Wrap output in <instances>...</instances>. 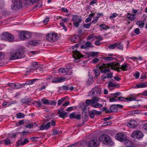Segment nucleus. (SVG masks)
I'll use <instances>...</instances> for the list:
<instances>
[{
  "instance_id": "obj_61",
  "label": "nucleus",
  "mask_w": 147,
  "mask_h": 147,
  "mask_svg": "<svg viewBox=\"0 0 147 147\" xmlns=\"http://www.w3.org/2000/svg\"><path fill=\"white\" fill-rule=\"evenodd\" d=\"M4 57V54L3 52H0V60L3 58Z\"/></svg>"
},
{
  "instance_id": "obj_64",
  "label": "nucleus",
  "mask_w": 147,
  "mask_h": 147,
  "mask_svg": "<svg viewBox=\"0 0 147 147\" xmlns=\"http://www.w3.org/2000/svg\"><path fill=\"white\" fill-rule=\"evenodd\" d=\"M135 32L136 34H139L140 33V30L138 28H136L135 30Z\"/></svg>"
},
{
  "instance_id": "obj_23",
  "label": "nucleus",
  "mask_w": 147,
  "mask_h": 147,
  "mask_svg": "<svg viewBox=\"0 0 147 147\" xmlns=\"http://www.w3.org/2000/svg\"><path fill=\"white\" fill-rule=\"evenodd\" d=\"M58 113L59 115V117L62 118L65 117L66 115V113L63 111V109L61 110H58Z\"/></svg>"
},
{
  "instance_id": "obj_30",
  "label": "nucleus",
  "mask_w": 147,
  "mask_h": 147,
  "mask_svg": "<svg viewBox=\"0 0 147 147\" xmlns=\"http://www.w3.org/2000/svg\"><path fill=\"white\" fill-rule=\"evenodd\" d=\"M115 46L119 50H123V45L121 43H115Z\"/></svg>"
},
{
  "instance_id": "obj_33",
  "label": "nucleus",
  "mask_w": 147,
  "mask_h": 147,
  "mask_svg": "<svg viewBox=\"0 0 147 147\" xmlns=\"http://www.w3.org/2000/svg\"><path fill=\"white\" fill-rule=\"evenodd\" d=\"M82 21V19H80L79 21L74 22L73 23V24L77 28L79 26L80 23Z\"/></svg>"
},
{
  "instance_id": "obj_38",
  "label": "nucleus",
  "mask_w": 147,
  "mask_h": 147,
  "mask_svg": "<svg viewBox=\"0 0 147 147\" xmlns=\"http://www.w3.org/2000/svg\"><path fill=\"white\" fill-rule=\"evenodd\" d=\"M14 89L20 88L22 87V84H19L18 83L16 84L14 83Z\"/></svg>"
},
{
  "instance_id": "obj_43",
  "label": "nucleus",
  "mask_w": 147,
  "mask_h": 147,
  "mask_svg": "<svg viewBox=\"0 0 147 147\" xmlns=\"http://www.w3.org/2000/svg\"><path fill=\"white\" fill-rule=\"evenodd\" d=\"M91 25V23L85 24L83 25V26L87 29L90 28Z\"/></svg>"
},
{
  "instance_id": "obj_32",
  "label": "nucleus",
  "mask_w": 147,
  "mask_h": 147,
  "mask_svg": "<svg viewBox=\"0 0 147 147\" xmlns=\"http://www.w3.org/2000/svg\"><path fill=\"white\" fill-rule=\"evenodd\" d=\"M135 15H133V14H130L128 13L127 17L128 19L129 20L131 21H132L134 20H135Z\"/></svg>"
},
{
  "instance_id": "obj_15",
  "label": "nucleus",
  "mask_w": 147,
  "mask_h": 147,
  "mask_svg": "<svg viewBox=\"0 0 147 147\" xmlns=\"http://www.w3.org/2000/svg\"><path fill=\"white\" fill-rule=\"evenodd\" d=\"M99 144V142L96 139L90 140L88 143L89 147H97Z\"/></svg>"
},
{
  "instance_id": "obj_55",
  "label": "nucleus",
  "mask_w": 147,
  "mask_h": 147,
  "mask_svg": "<svg viewBox=\"0 0 147 147\" xmlns=\"http://www.w3.org/2000/svg\"><path fill=\"white\" fill-rule=\"evenodd\" d=\"M139 73L138 71L136 72L135 74H133L134 76L135 77L136 79H138L139 77Z\"/></svg>"
},
{
  "instance_id": "obj_24",
  "label": "nucleus",
  "mask_w": 147,
  "mask_h": 147,
  "mask_svg": "<svg viewBox=\"0 0 147 147\" xmlns=\"http://www.w3.org/2000/svg\"><path fill=\"white\" fill-rule=\"evenodd\" d=\"M119 85H116V84H114V83H113L112 81H110L109 82L108 84V88H109V90H112L113 89H111V88L115 87H119Z\"/></svg>"
},
{
  "instance_id": "obj_34",
  "label": "nucleus",
  "mask_w": 147,
  "mask_h": 147,
  "mask_svg": "<svg viewBox=\"0 0 147 147\" xmlns=\"http://www.w3.org/2000/svg\"><path fill=\"white\" fill-rule=\"evenodd\" d=\"M21 101L22 104H27L29 101V99L28 98L25 97L24 99H22Z\"/></svg>"
},
{
  "instance_id": "obj_16",
  "label": "nucleus",
  "mask_w": 147,
  "mask_h": 147,
  "mask_svg": "<svg viewBox=\"0 0 147 147\" xmlns=\"http://www.w3.org/2000/svg\"><path fill=\"white\" fill-rule=\"evenodd\" d=\"M121 93L120 92H117L115 94H112L111 96H114V97L110 98L109 100L110 102H114L117 101L118 100V96L121 94Z\"/></svg>"
},
{
  "instance_id": "obj_21",
  "label": "nucleus",
  "mask_w": 147,
  "mask_h": 147,
  "mask_svg": "<svg viewBox=\"0 0 147 147\" xmlns=\"http://www.w3.org/2000/svg\"><path fill=\"white\" fill-rule=\"evenodd\" d=\"M119 65V66L120 67L119 68L124 71L127 70L129 66V64L125 63L122 64L121 65Z\"/></svg>"
},
{
  "instance_id": "obj_41",
  "label": "nucleus",
  "mask_w": 147,
  "mask_h": 147,
  "mask_svg": "<svg viewBox=\"0 0 147 147\" xmlns=\"http://www.w3.org/2000/svg\"><path fill=\"white\" fill-rule=\"evenodd\" d=\"M65 97H63L61 99L59 100L58 101V105H60L65 100Z\"/></svg>"
},
{
  "instance_id": "obj_6",
  "label": "nucleus",
  "mask_w": 147,
  "mask_h": 147,
  "mask_svg": "<svg viewBox=\"0 0 147 147\" xmlns=\"http://www.w3.org/2000/svg\"><path fill=\"white\" fill-rule=\"evenodd\" d=\"M101 94V89L99 86H97L93 88L89 93L90 96L94 97L99 96Z\"/></svg>"
},
{
  "instance_id": "obj_1",
  "label": "nucleus",
  "mask_w": 147,
  "mask_h": 147,
  "mask_svg": "<svg viewBox=\"0 0 147 147\" xmlns=\"http://www.w3.org/2000/svg\"><path fill=\"white\" fill-rule=\"evenodd\" d=\"M24 56V51L22 48L18 49L16 51L11 52L10 54V58L11 60L20 59Z\"/></svg>"
},
{
  "instance_id": "obj_8",
  "label": "nucleus",
  "mask_w": 147,
  "mask_h": 147,
  "mask_svg": "<svg viewBox=\"0 0 147 147\" xmlns=\"http://www.w3.org/2000/svg\"><path fill=\"white\" fill-rule=\"evenodd\" d=\"M1 38L2 40H5L10 42L13 41L14 36L11 34L7 32L3 33L1 35Z\"/></svg>"
},
{
  "instance_id": "obj_62",
  "label": "nucleus",
  "mask_w": 147,
  "mask_h": 147,
  "mask_svg": "<svg viewBox=\"0 0 147 147\" xmlns=\"http://www.w3.org/2000/svg\"><path fill=\"white\" fill-rule=\"evenodd\" d=\"M17 103V101L16 100L12 101L11 102H8V105H10L11 104H16Z\"/></svg>"
},
{
  "instance_id": "obj_3",
  "label": "nucleus",
  "mask_w": 147,
  "mask_h": 147,
  "mask_svg": "<svg viewBox=\"0 0 147 147\" xmlns=\"http://www.w3.org/2000/svg\"><path fill=\"white\" fill-rule=\"evenodd\" d=\"M99 141L103 144L109 146H112L113 144V142L110 137L105 134H103L100 137Z\"/></svg>"
},
{
  "instance_id": "obj_53",
  "label": "nucleus",
  "mask_w": 147,
  "mask_h": 147,
  "mask_svg": "<svg viewBox=\"0 0 147 147\" xmlns=\"http://www.w3.org/2000/svg\"><path fill=\"white\" fill-rule=\"evenodd\" d=\"M104 60L105 61H112L113 59V57H105L104 58Z\"/></svg>"
},
{
  "instance_id": "obj_40",
  "label": "nucleus",
  "mask_w": 147,
  "mask_h": 147,
  "mask_svg": "<svg viewBox=\"0 0 147 147\" xmlns=\"http://www.w3.org/2000/svg\"><path fill=\"white\" fill-rule=\"evenodd\" d=\"M61 19V21H63L64 22H67V21L68 20V19L66 18H62L61 16H59L57 17V19L59 20V19Z\"/></svg>"
},
{
  "instance_id": "obj_56",
  "label": "nucleus",
  "mask_w": 147,
  "mask_h": 147,
  "mask_svg": "<svg viewBox=\"0 0 147 147\" xmlns=\"http://www.w3.org/2000/svg\"><path fill=\"white\" fill-rule=\"evenodd\" d=\"M113 74L112 73H109L107 74V78H111L113 77Z\"/></svg>"
},
{
  "instance_id": "obj_2",
  "label": "nucleus",
  "mask_w": 147,
  "mask_h": 147,
  "mask_svg": "<svg viewBox=\"0 0 147 147\" xmlns=\"http://www.w3.org/2000/svg\"><path fill=\"white\" fill-rule=\"evenodd\" d=\"M100 99L98 97H93L91 99H87L86 101V103L87 105H90L94 108H100L102 107V105L97 103Z\"/></svg>"
},
{
  "instance_id": "obj_48",
  "label": "nucleus",
  "mask_w": 147,
  "mask_h": 147,
  "mask_svg": "<svg viewBox=\"0 0 147 147\" xmlns=\"http://www.w3.org/2000/svg\"><path fill=\"white\" fill-rule=\"evenodd\" d=\"M107 27V26L105 24H101L99 26V27L102 29H106Z\"/></svg>"
},
{
  "instance_id": "obj_49",
  "label": "nucleus",
  "mask_w": 147,
  "mask_h": 147,
  "mask_svg": "<svg viewBox=\"0 0 147 147\" xmlns=\"http://www.w3.org/2000/svg\"><path fill=\"white\" fill-rule=\"evenodd\" d=\"M109 48L110 49H113L116 48L115 43L113 44L110 45L109 46Z\"/></svg>"
},
{
  "instance_id": "obj_4",
  "label": "nucleus",
  "mask_w": 147,
  "mask_h": 147,
  "mask_svg": "<svg viewBox=\"0 0 147 147\" xmlns=\"http://www.w3.org/2000/svg\"><path fill=\"white\" fill-rule=\"evenodd\" d=\"M38 105L41 107L42 106V104L45 105H55L56 104V102L53 100H48L45 98H43L41 100V102L37 101V102Z\"/></svg>"
},
{
  "instance_id": "obj_36",
  "label": "nucleus",
  "mask_w": 147,
  "mask_h": 147,
  "mask_svg": "<svg viewBox=\"0 0 147 147\" xmlns=\"http://www.w3.org/2000/svg\"><path fill=\"white\" fill-rule=\"evenodd\" d=\"M113 63H116L117 64V66H115V67H113V69H113L114 70H117L118 72L120 71V68H119V67H118L119 65V63L116 62H114Z\"/></svg>"
},
{
  "instance_id": "obj_28",
  "label": "nucleus",
  "mask_w": 147,
  "mask_h": 147,
  "mask_svg": "<svg viewBox=\"0 0 147 147\" xmlns=\"http://www.w3.org/2000/svg\"><path fill=\"white\" fill-rule=\"evenodd\" d=\"M136 24L139 28H142L144 27V23L142 21L138 20L137 21Z\"/></svg>"
},
{
  "instance_id": "obj_13",
  "label": "nucleus",
  "mask_w": 147,
  "mask_h": 147,
  "mask_svg": "<svg viewBox=\"0 0 147 147\" xmlns=\"http://www.w3.org/2000/svg\"><path fill=\"white\" fill-rule=\"evenodd\" d=\"M20 38L22 40H24L30 37L29 34L26 31L21 32L20 35Z\"/></svg>"
},
{
  "instance_id": "obj_46",
  "label": "nucleus",
  "mask_w": 147,
  "mask_h": 147,
  "mask_svg": "<svg viewBox=\"0 0 147 147\" xmlns=\"http://www.w3.org/2000/svg\"><path fill=\"white\" fill-rule=\"evenodd\" d=\"M111 71V70L109 69L105 68L102 70L101 71V72L102 73H105L107 72H109Z\"/></svg>"
},
{
  "instance_id": "obj_63",
  "label": "nucleus",
  "mask_w": 147,
  "mask_h": 147,
  "mask_svg": "<svg viewBox=\"0 0 147 147\" xmlns=\"http://www.w3.org/2000/svg\"><path fill=\"white\" fill-rule=\"evenodd\" d=\"M49 18L48 17H47L45 19L43 22L44 24H47V23L49 20Z\"/></svg>"
},
{
  "instance_id": "obj_54",
  "label": "nucleus",
  "mask_w": 147,
  "mask_h": 147,
  "mask_svg": "<svg viewBox=\"0 0 147 147\" xmlns=\"http://www.w3.org/2000/svg\"><path fill=\"white\" fill-rule=\"evenodd\" d=\"M118 100L120 101H126L127 100V98L121 97L118 98Z\"/></svg>"
},
{
  "instance_id": "obj_14",
  "label": "nucleus",
  "mask_w": 147,
  "mask_h": 147,
  "mask_svg": "<svg viewBox=\"0 0 147 147\" xmlns=\"http://www.w3.org/2000/svg\"><path fill=\"white\" fill-rule=\"evenodd\" d=\"M73 57L75 58V61L78 62L79 61L78 60L82 57V55L77 50L73 51Z\"/></svg>"
},
{
  "instance_id": "obj_35",
  "label": "nucleus",
  "mask_w": 147,
  "mask_h": 147,
  "mask_svg": "<svg viewBox=\"0 0 147 147\" xmlns=\"http://www.w3.org/2000/svg\"><path fill=\"white\" fill-rule=\"evenodd\" d=\"M17 118L19 119L24 118L25 116V115L23 113H20L16 115Z\"/></svg>"
},
{
  "instance_id": "obj_18",
  "label": "nucleus",
  "mask_w": 147,
  "mask_h": 147,
  "mask_svg": "<svg viewBox=\"0 0 147 147\" xmlns=\"http://www.w3.org/2000/svg\"><path fill=\"white\" fill-rule=\"evenodd\" d=\"M28 142L29 140L27 138L23 140H22V139H20L17 141L16 143L18 145H21L22 146H23L28 143Z\"/></svg>"
},
{
  "instance_id": "obj_12",
  "label": "nucleus",
  "mask_w": 147,
  "mask_h": 147,
  "mask_svg": "<svg viewBox=\"0 0 147 147\" xmlns=\"http://www.w3.org/2000/svg\"><path fill=\"white\" fill-rule=\"evenodd\" d=\"M58 71L60 73H64L65 74L67 75H69L72 73V71L68 68H61L59 69Z\"/></svg>"
},
{
  "instance_id": "obj_47",
  "label": "nucleus",
  "mask_w": 147,
  "mask_h": 147,
  "mask_svg": "<svg viewBox=\"0 0 147 147\" xmlns=\"http://www.w3.org/2000/svg\"><path fill=\"white\" fill-rule=\"evenodd\" d=\"M34 124L33 123H29L26 125V127L28 128H32L34 126Z\"/></svg>"
},
{
  "instance_id": "obj_39",
  "label": "nucleus",
  "mask_w": 147,
  "mask_h": 147,
  "mask_svg": "<svg viewBox=\"0 0 147 147\" xmlns=\"http://www.w3.org/2000/svg\"><path fill=\"white\" fill-rule=\"evenodd\" d=\"M95 113L94 110H92L89 112V115L90 117L92 118H94L95 116Z\"/></svg>"
},
{
  "instance_id": "obj_42",
  "label": "nucleus",
  "mask_w": 147,
  "mask_h": 147,
  "mask_svg": "<svg viewBox=\"0 0 147 147\" xmlns=\"http://www.w3.org/2000/svg\"><path fill=\"white\" fill-rule=\"evenodd\" d=\"M3 141L5 142V144L6 145H9L11 143L10 140L8 139H4L3 140Z\"/></svg>"
},
{
  "instance_id": "obj_20",
  "label": "nucleus",
  "mask_w": 147,
  "mask_h": 147,
  "mask_svg": "<svg viewBox=\"0 0 147 147\" xmlns=\"http://www.w3.org/2000/svg\"><path fill=\"white\" fill-rule=\"evenodd\" d=\"M118 108L116 105H113L110 107L109 111H107V113H109L111 112H116Z\"/></svg>"
},
{
  "instance_id": "obj_58",
  "label": "nucleus",
  "mask_w": 147,
  "mask_h": 147,
  "mask_svg": "<svg viewBox=\"0 0 147 147\" xmlns=\"http://www.w3.org/2000/svg\"><path fill=\"white\" fill-rule=\"evenodd\" d=\"M40 129L41 130H46L45 125L43 124L42 125L39 127Z\"/></svg>"
},
{
  "instance_id": "obj_29",
  "label": "nucleus",
  "mask_w": 147,
  "mask_h": 147,
  "mask_svg": "<svg viewBox=\"0 0 147 147\" xmlns=\"http://www.w3.org/2000/svg\"><path fill=\"white\" fill-rule=\"evenodd\" d=\"M39 0H23V2L24 4H28L30 2L33 3L37 2Z\"/></svg>"
},
{
  "instance_id": "obj_50",
  "label": "nucleus",
  "mask_w": 147,
  "mask_h": 147,
  "mask_svg": "<svg viewBox=\"0 0 147 147\" xmlns=\"http://www.w3.org/2000/svg\"><path fill=\"white\" fill-rule=\"evenodd\" d=\"M141 112L140 111L137 110L132 111H131L132 114H137L140 113Z\"/></svg>"
},
{
  "instance_id": "obj_31",
  "label": "nucleus",
  "mask_w": 147,
  "mask_h": 147,
  "mask_svg": "<svg viewBox=\"0 0 147 147\" xmlns=\"http://www.w3.org/2000/svg\"><path fill=\"white\" fill-rule=\"evenodd\" d=\"M94 73L95 76L94 77V78L96 79L98 76L100 74V71L99 69H96L94 70Z\"/></svg>"
},
{
  "instance_id": "obj_25",
  "label": "nucleus",
  "mask_w": 147,
  "mask_h": 147,
  "mask_svg": "<svg viewBox=\"0 0 147 147\" xmlns=\"http://www.w3.org/2000/svg\"><path fill=\"white\" fill-rule=\"evenodd\" d=\"M147 86V83L142 82L139 85H136L135 87L137 88H145Z\"/></svg>"
},
{
  "instance_id": "obj_44",
  "label": "nucleus",
  "mask_w": 147,
  "mask_h": 147,
  "mask_svg": "<svg viewBox=\"0 0 147 147\" xmlns=\"http://www.w3.org/2000/svg\"><path fill=\"white\" fill-rule=\"evenodd\" d=\"M118 16V15L116 13H114L112 14L111 16L110 17V18L111 19H113L117 17Z\"/></svg>"
},
{
  "instance_id": "obj_22",
  "label": "nucleus",
  "mask_w": 147,
  "mask_h": 147,
  "mask_svg": "<svg viewBox=\"0 0 147 147\" xmlns=\"http://www.w3.org/2000/svg\"><path fill=\"white\" fill-rule=\"evenodd\" d=\"M41 43L40 40H34L30 41L29 42V44L31 45L36 46L38 45Z\"/></svg>"
},
{
  "instance_id": "obj_45",
  "label": "nucleus",
  "mask_w": 147,
  "mask_h": 147,
  "mask_svg": "<svg viewBox=\"0 0 147 147\" xmlns=\"http://www.w3.org/2000/svg\"><path fill=\"white\" fill-rule=\"evenodd\" d=\"M76 113L73 112L70 114L69 115L71 119H75Z\"/></svg>"
},
{
  "instance_id": "obj_59",
  "label": "nucleus",
  "mask_w": 147,
  "mask_h": 147,
  "mask_svg": "<svg viewBox=\"0 0 147 147\" xmlns=\"http://www.w3.org/2000/svg\"><path fill=\"white\" fill-rule=\"evenodd\" d=\"M24 124V121L23 120H21L19 121L18 123V124H17V126H19L20 125H22Z\"/></svg>"
},
{
  "instance_id": "obj_51",
  "label": "nucleus",
  "mask_w": 147,
  "mask_h": 147,
  "mask_svg": "<svg viewBox=\"0 0 147 147\" xmlns=\"http://www.w3.org/2000/svg\"><path fill=\"white\" fill-rule=\"evenodd\" d=\"M81 144L83 146H85L88 145V143L86 141H83L81 142Z\"/></svg>"
},
{
  "instance_id": "obj_7",
  "label": "nucleus",
  "mask_w": 147,
  "mask_h": 147,
  "mask_svg": "<svg viewBox=\"0 0 147 147\" xmlns=\"http://www.w3.org/2000/svg\"><path fill=\"white\" fill-rule=\"evenodd\" d=\"M117 64L116 63H109L105 64L104 63H100L97 65V67L98 68L100 71L102 70L104 68H107V67H110L111 69H113V67L117 66Z\"/></svg>"
},
{
  "instance_id": "obj_19",
  "label": "nucleus",
  "mask_w": 147,
  "mask_h": 147,
  "mask_svg": "<svg viewBox=\"0 0 147 147\" xmlns=\"http://www.w3.org/2000/svg\"><path fill=\"white\" fill-rule=\"evenodd\" d=\"M137 123L135 121H131L127 123V125L129 127L132 128H134L137 126Z\"/></svg>"
},
{
  "instance_id": "obj_57",
  "label": "nucleus",
  "mask_w": 147,
  "mask_h": 147,
  "mask_svg": "<svg viewBox=\"0 0 147 147\" xmlns=\"http://www.w3.org/2000/svg\"><path fill=\"white\" fill-rule=\"evenodd\" d=\"M98 54V53L97 52H92L90 55L92 57H94L97 55Z\"/></svg>"
},
{
  "instance_id": "obj_26",
  "label": "nucleus",
  "mask_w": 147,
  "mask_h": 147,
  "mask_svg": "<svg viewBox=\"0 0 147 147\" xmlns=\"http://www.w3.org/2000/svg\"><path fill=\"white\" fill-rule=\"evenodd\" d=\"M80 19H81V17L78 16L76 15H73L72 17V20L74 22L79 21Z\"/></svg>"
},
{
  "instance_id": "obj_5",
  "label": "nucleus",
  "mask_w": 147,
  "mask_h": 147,
  "mask_svg": "<svg viewBox=\"0 0 147 147\" xmlns=\"http://www.w3.org/2000/svg\"><path fill=\"white\" fill-rule=\"evenodd\" d=\"M11 2L13 3L11 5L12 10H17L22 8V4L21 0H13Z\"/></svg>"
},
{
  "instance_id": "obj_52",
  "label": "nucleus",
  "mask_w": 147,
  "mask_h": 147,
  "mask_svg": "<svg viewBox=\"0 0 147 147\" xmlns=\"http://www.w3.org/2000/svg\"><path fill=\"white\" fill-rule=\"evenodd\" d=\"M61 88L63 90H69V87L66 85L63 86Z\"/></svg>"
},
{
  "instance_id": "obj_17",
  "label": "nucleus",
  "mask_w": 147,
  "mask_h": 147,
  "mask_svg": "<svg viewBox=\"0 0 147 147\" xmlns=\"http://www.w3.org/2000/svg\"><path fill=\"white\" fill-rule=\"evenodd\" d=\"M67 78L65 77H56L53 79L52 80V82L54 83H57L61 82L66 81Z\"/></svg>"
},
{
  "instance_id": "obj_27",
  "label": "nucleus",
  "mask_w": 147,
  "mask_h": 147,
  "mask_svg": "<svg viewBox=\"0 0 147 147\" xmlns=\"http://www.w3.org/2000/svg\"><path fill=\"white\" fill-rule=\"evenodd\" d=\"M91 43L90 42H87L84 45H82L81 47V49H86L89 47Z\"/></svg>"
},
{
  "instance_id": "obj_60",
  "label": "nucleus",
  "mask_w": 147,
  "mask_h": 147,
  "mask_svg": "<svg viewBox=\"0 0 147 147\" xmlns=\"http://www.w3.org/2000/svg\"><path fill=\"white\" fill-rule=\"evenodd\" d=\"M50 122H48L47 123L46 125H45V127L46 128V130L47 129H48L50 127Z\"/></svg>"
},
{
  "instance_id": "obj_10",
  "label": "nucleus",
  "mask_w": 147,
  "mask_h": 147,
  "mask_svg": "<svg viewBox=\"0 0 147 147\" xmlns=\"http://www.w3.org/2000/svg\"><path fill=\"white\" fill-rule=\"evenodd\" d=\"M131 137L135 138L140 139L143 137V134L140 131L136 130L132 133Z\"/></svg>"
},
{
  "instance_id": "obj_11",
  "label": "nucleus",
  "mask_w": 147,
  "mask_h": 147,
  "mask_svg": "<svg viewBox=\"0 0 147 147\" xmlns=\"http://www.w3.org/2000/svg\"><path fill=\"white\" fill-rule=\"evenodd\" d=\"M57 36V34L50 33L46 36V38L49 41L53 42L56 40Z\"/></svg>"
},
{
  "instance_id": "obj_9",
  "label": "nucleus",
  "mask_w": 147,
  "mask_h": 147,
  "mask_svg": "<svg viewBox=\"0 0 147 147\" xmlns=\"http://www.w3.org/2000/svg\"><path fill=\"white\" fill-rule=\"evenodd\" d=\"M115 138L117 140L124 142L125 144L128 143V140L122 133L117 134L115 136Z\"/></svg>"
},
{
  "instance_id": "obj_37",
  "label": "nucleus",
  "mask_w": 147,
  "mask_h": 147,
  "mask_svg": "<svg viewBox=\"0 0 147 147\" xmlns=\"http://www.w3.org/2000/svg\"><path fill=\"white\" fill-rule=\"evenodd\" d=\"M136 98L135 96H131V97H129L128 98H127V101H134L135 100L136 101Z\"/></svg>"
}]
</instances>
